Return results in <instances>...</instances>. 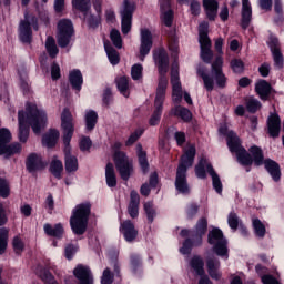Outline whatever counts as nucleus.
Returning <instances> with one entry per match:
<instances>
[{
    "instance_id": "nucleus-1",
    "label": "nucleus",
    "mask_w": 284,
    "mask_h": 284,
    "mask_svg": "<svg viewBox=\"0 0 284 284\" xmlns=\"http://www.w3.org/2000/svg\"><path fill=\"white\" fill-rule=\"evenodd\" d=\"M219 132L220 134L226 136L229 150L236 154L239 163L242 165H252V162H254L255 165H263L264 163L265 169L271 174L273 180L278 181L281 179V166H278V163L272 160L263 161V151L261 148L251 146L250 155V153H247V151L241 146V140H239L236 133H234V131H230L226 123L219 128Z\"/></svg>"
},
{
    "instance_id": "nucleus-2",
    "label": "nucleus",
    "mask_w": 284,
    "mask_h": 284,
    "mask_svg": "<svg viewBox=\"0 0 284 284\" xmlns=\"http://www.w3.org/2000/svg\"><path fill=\"white\" fill-rule=\"evenodd\" d=\"M18 121V139L21 143H26L30 136V125L34 134H41L43 128L48 125V114L37 104L28 102L26 105V112L19 111Z\"/></svg>"
},
{
    "instance_id": "nucleus-3",
    "label": "nucleus",
    "mask_w": 284,
    "mask_h": 284,
    "mask_svg": "<svg viewBox=\"0 0 284 284\" xmlns=\"http://www.w3.org/2000/svg\"><path fill=\"white\" fill-rule=\"evenodd\" d=\"M154 61L159 68V82L154 99V112L149 120L150 125H159L161 114L163 112V103L165 102V94L168 92V68L170 60L165 50H159L154 53Z\"/></svg>"
},
{
    "instance_id": "nucleus-4",
    "label": "nucleus",
    "mask_w": 284,
    "mask_h": 284,
    "mask_svg": "<svg viewBox=\"0 0 284 284\" xmlns=\"http://www.w3.org/2000/svg\"><path fill=\"white\" fill-rule=\"evenodd\" d=\"M61 128L63 130V145H64V165L67 172H77L79 170V160L72 155L70 141L74 134V122L70 110L64 109L61 114Z\"/></svg>"
},
{
    "instance_id": "nucleus-5",
    "label": "nucleus",
    "mask_w": 284,
    "mask_h": 284,
    "mask_svg": "<svg viewBox=\"0 0 284 284\" xmlns=\"http://www.w3.org/2000/svg\"><path fill=\"white\" fill-rule=\"evenodd\" d=\"M194 156H196V146L194 144H187L184 149V153L181 156L180 165L178 166L175 178V190L180 194H190V184H187V168L194 165Z\"/></svg>"
},
{
    "instance_id": "nucleus-6",
    "label": "nucleus",
    "mask_w": 284,
    "mask_h": 284,
    "mask_svg": "<svg viewBox=\"0 0 284 284\" xmlns=\"http://www.w3.org/2000/svg\"><path fill=\"white\" fill-rule=\"evenodd\" d=\"M90 203L78 204L70 217V225L73 234L81 236L88 230V221L90 219Z\"/></svg>"
},
{
    "instance_id": "nucleus-7",
    "label": "nucleus",
    "mask_w": 284,
    "mask_h": 284,
    "mask_svg": "<svg viewBox=\"0 0 284 284\" xmlns=\"http://www.w3.org/2000/svg\"><path fill=\"white\" fill-rule=\"evenodd\" d=\"M206 171L212 178V183L215 192H217V194H222L223 183L221 182V178L219 176V174H216V171H214V168H212V164L210 163V161L206 158H202L199 164L195 166V174L197 179H205Z\"/></svg>"
},
{
    "instance_id": "nucleus-8",
    "label": "nucleus",
    "mask_w": 284,
    "mask_h": 284,
    "mask_svg": "<svg viewBox=\"0 0 284 284\" xmlns=\"http://www.w3.org/2000/svg\"><path fill=\"white\" fill-rule=\"evenodd\" d=\"M210 24L207 22H202L199 26V42L201 48V59L204 63H211L214 52H212V40L207 36Z\"/></svg>"
},
{
    "instance_id": "nucleus-9",
    "label": "nucleus",
    "mask_w": 284,
    "mask_h": 284,
    "mask_svg": "<svg viewBox=\"0 0 284 284\" xmlns=\"http://www.w3.org/2000/svg\"><path fill=\"white\" fill-rule=\"evenodd\" d=\"M12 140V134L8 129L0 130V156H12V154H19L21 152V144H9Z\"/></svg>"
},
{
    "instance_id": "nucleus-10",
    "label": "nucleus",
    "mask_w": 284,
    "mask_h": 284,
    "mask_svg": "<svg viewBox=\"0 0 284 284\" xmlns=\"http://www.w3.org/2000/svg\"><path fill=\"white\" fill-rule=\"evenodd\" d=\"M209 243L213 246V252L217 256H227V240L223 237V231L213 229L209 233Z\"/></svg>"
},
{
    "instance_id": "nucleus-11",
    "label": "nucleus",
    "mask_w": 284,
    "mask_h": 284,
    "mask_svg": "<svg viewBox=\"0 0 284 284\" xmlns=\"http://www.w3.org/2000/svg\"><path fill=\"white\" fill-rule=\"evenodd\" d=\"M73 34L74 27L72 26V21L68 19L60 20L58 23V44L60 48H68Z\"/></svg>"
},
{
    "instance_id": "nucleus-12",
    "label": "nucleus",
    "mask_w": 284,
    "mask_h": 284,
    "mask_svg": "<svg viewBox=\"0 0 284 284\" xmlns=\"http://www.w3.org/2000/svg\"><path fill=\"white\" fill-rule=\"evenodd\" d=\"M171 85H172V101L173 103H181L183 101V87L179 78V62L174 61L171 68Z\"/></svg>"
},
{
    "instance_id": "nucleus-13",
    "label": "nucleus",
    "mask_w": 284,
    "mask_h": 284,
    "mask_svg": "<svg viewBox=\"0 0 284 284\" xmlns=\"http://www.w3.org/2000/svg\"><path fill=\"white\" fill-rule=\"evenodd\" d=\"M114 163L116 166V170L120 172L121 179L123 181H128L130 179V175L132 174V162L128 159V155L123 152H116L114 154Z\"/></svg>"
},
{
    "instance_id": "nucleus-14",
    "label": "nucleus",
    "mask_w": 284,
    "mask_h": 284,
    "mask_svg": "<svg viewBox=\"0 0 284 284\" xmlns=\"http://www.w3.org/2000/svg\"><path fill=\"white\" fill-rule=\"evenodd\" d=\"M132 12H134V3L124 0L121 9V19H122V32L128 34L132 30Z\"/></svg>"
},
{
    "instance_id": "nucleus-15",
    "label": "nucleus",
    "mask_w": 284,
    "mask_h": 284,
    "mask_svg": "<svg viewBox=\"0 0 284 284\" xmlns=\"http://www.w3.org/2000/svg\"><path fill=\"white\" fill-rule=\"evenodd\" d=\"M268 47L272 53L274 65L277 70H283L284 65V57L281 51V42H278V38L271 37L268 41Z\"/></svg>"
},
{
    "instance_id": "nucleus-16",
    "label": "nucleus",
    "mask_w": 284,
    "mask_h": 284,
    "mask_svg": "<svg viewBox=\"0 0 284 284\" xmlns=\"http://www.w3.org/2000/svg\"><path fill=\"white\" fill-rule=\"evenodd\" d=\"M212 74L215 79L217 88H225L227 83V78L223 73V57L219 55L212 63Z\"/></svg>"
},
{
    "instance_id": "nucleus-17",
    "label": "nucleus",
    "mask_w": 284,
    "mask_h": 284,
    "mask_svg": "<svg viewBox=\"0 0 284 284\" xmlns=\"http://www.w3.org/2000/svg\"><path fill=\"white\" fill-rule=\"evenodd\" d=\"M150 50H152V32L148 29H142L140 45L141 61L145 59L146 54H150Z\"/></svg>"
},
{
    "instance_id": "nucleus-18",
    "label": "nucleus",
    "mask_w": 284,
    "mask_h": 284,
    "mask_svg": "<svg viewBox=\"0 0 284 284\" xmlns=\"http://www.w3.org/2000/svg\"><path fill=\"white\" fill-rule=\"evenodd\" d=\"M120 232L123 234L124 240L128 243H132V241H135L136 236H139V231L136 227H134V224L130 220H126L120 224Z\"/></svg>"
},
{
    "instance_id": "nucleus-19",
    "label": "nucleus",
    "mask_w": 284,
    "mask_h": 284,
    "mask_svg": "<svg viewBox=\"0 0 284 284\" xmlns=\"http://www.w3.org/2000/svg\"><path fill=\"white\" fill-rule=\"evenodd\" d=\"M160 11L162 23L170 28L172 26V20L174 19V13L170 8V0H160Z\"/></svg>"
},
{
    "instance_id": "nucleus-20",
    "label": "nucleus",
    "mask_w": 284,
    "mask_h": 284,
    "mask_svg": "<svg viewBox=\"0 0 284 284\" xmlns=\"http://www.w3.org/2000/svg\"><path fill=\"white\" fill-rule=\"evenodd\" d=\"M206 266L211 278L219 281L221 278V262H219V258L209 255L206 257Z\"/></svg>"
},
{
    "instance_id": "nucleus-21",
    "label": "nucleus",
    "mask_w": 284,
    "mask_h": 284,
    "mask_svg": "<svg viewBox=\"0 0 284 284\" xmlns=\"http://www.w3.org/2000/svg\"><path fill=\"white\" fill-rule=\"evenodd\" d=\"M207 232V220L201 219L196 226L195 231L192 234V239H194V245H201L203 243V235Z\"/></svg>"
},
{
    "instance_id": "nucleus-22",
    "label": "nucleus",
    "mask_w": 284,
    "mask_h": 284,
    "mask_svg": "<svg viewBox=\"0 0 284 284\" xmlns=\"http://www.w3.org/2000/svg\"><path fill=\"white\" fill-rule=\"evenodd\" d=\"M255 92L262 101H267L272 92V85L265 80H258L255 84Z\"/></svg>"
},
{
    "instance_id": "nucleus-23",
    "label": "nucleus",
    "mask_w": 284,
    "mask_h": 284,
    "mask_svg": "<svg viewBox=\"0 0 284 284\" xmlns=\"http://www.w3.org/2000/svg\"><path fill=\"white\" fill-rule=\"evenodd\" d=\"M204 10L206 12L207 19L214 21L216 14H219V1L216 0H203Z\"/></svg>"
},
{
    "instance_id": "nucleus-24",
    "label": "nucleus",
    "mask_w": 284,
    "mask_h": 284,
    "mask_svg": "<svg viewBox=\"0 0 284 284\" xmlns=\"http://www.w3.org/2000/svg\"><path fill=\"white\" fill-rule=\"evenodd\" d=\"M43 168V162L41 161V155L37 153H31L27 158V170L29 172H37V170H41Z\"/></svg>"
},
{
    "instance_id": "nucleus-25",
    "label": "nucleus",
    "mask_w": 284,
    "mask_h": 284,
    "mask_svg": "<svg viewBox=\"0 0 284 284\" xmlns=\"http://www.w3.org/2000/svg\"><path fill=\"white\" fill-rule=\"evenodd\" d=\"M43 231L47 234V236H54V239H61L63 236V224L58 223L52 226V224H44L43 225Z\"/></svg>"
},
{
    "instance_id": "nucleus-26",
    "label": "nucleus",
    "mask_w": 284,
    "mask_h": 284,
    "mask_svg": "<svg viewBox=\"0 0 284 284\" xmlns=\"http://www.w3.org/2000/svg\"><path fill=\"white\" fill-rule=\"evenodd\" d=\"M252 21V4L250 0H242V28H248Z\"/></svg>"
},
{
    "instance_id": "nucleus-27",
    "label": "nucleus",
    "mask_w": 284,
    "mask_h": 284,
    "mask_svg": "<svg viewBox=\"0 0 284 284\" xmlns=\"http://www.w3.org/2000/svg\"><path fill=\"white\" fill-rule=\"evenodd\" d=\"M268 134L273 138L278 136L280 132H281V118H278L277 114H272L268 118Z\"/></svg>"
},
{
    "instance_id": "nucleus-28",
    "label": "nucleus",
    "mask_w": 284,
    "mask_h": 284,
    "mask_svg": "<svg viewBox=\"0 0 284 284\" xmlns=\"http://www.w3.org/2000/svg\"><path fill=\"white\" fill-rule=\"evenodd\" d=\"M19 32L20 40L23 43H30V41L32 40V29L30 28V22L28 21V18H26V20L20 23Z\"/></svg>"
},
{
    "instance_id": "nucleus-29",
    "label": "nucleus",
    "mask_w": 284,
    "mask_h": 284,
    "mask_svg": "<svg viewBox=\"0 0 284 284\" xmlns=\"http://www.w3.org/2000/svg\"><path fill=\"white\" fill-rule=\"evenodd\" d=\"M141 199L136 191H131V201L129 204V214L131 219H136L139 216V203Z\"/></svg>"
},
{
    "instance_id": "nucleus-30",
    "label": "nucleus",
    "mask_w": 284,
    "mask_h": 284,
    "mask_svg": "<svg viewBox=\"0 0 284 284\" xmlns=\"http://www.w3.org/2000/svg\"><path fill=\"white\" fill-rule=\"evenodd\" d=\"M59 131L51 129L47 134L43 135L42 143L45 145V148H54L59 141Z\"/></svg>"
},
{
    "instance_id": "nucleus-31",
    "label": "nucleus",
    "mask_w": 284,
    "mask_h": 284,
    "mask_svg": "<svg viewBox=\"0 0 284 284\" xmlns=\"http://www.w3.org/2000/svg\"><path fill=\"white\" fill-rule=\"evenodd\" d=\"M136 154L140 163V168L144 174H146L148 170H150V163H148V153L143 151V146L141 144L136 145Z\"/></svg>"
},
{
    "instance_id": "nucleus-32",
    "label": "nucleus",
    "mask_w": 284,
    "mask_h": 284,
    "mask_svg": "<svg viewBox=\"0 0 284 284\" xmlns=\"http://www.w3.org/2000/svg\"><path fill=\"white\" fill-rule=\"evenodd\" d=\"M69 81L73 88V90H81V85H83V74H81L80 70H73L69 74Z\"/></svg>"
},
{
    "instance_id": "nucleus-33",
    "label": "nucleus",
    "mask_w": 284,
    "mask_h": 284,
    "mask_svg": "<svg viewBox=\"0 0 284 284\" xmlns=\"http://www.w3.org/2000/svg\"><path fill=\"white\" fill-rule=\"evenodd\" d=\"M84 121L87 130L92 131V129L97 126L99 114L94 110H87L84 114Z\"/></svg>"
},
{
    "instance_id": "nucleus-34",
    "label": "nucleus",
    "mask_w": 284,
    "mask_h": 284,
    "mask_svg": "<svg viewBox=\"0 0 284 284\" xmlns=\"http://www.w3.org/2000/svg\"><path fill=\"white\" fill-rule=\"evenodd\" d=\"M105 179L109 187H116V174L114 173V165L112 163L106 164Z\"/></svg>"
},
{
    "instance_id": "nucleus-35",
    "label": "nucleus",
    "mask_w": 284,
    "mask_h": 284,
    "mask_svg": "<svg viewBox=\"0 0 284 284\" xmlns=\"http://www.w3.org/2000/svg\"><path fill=\"white\" fill-rule=\"evenodd\" d=\"M197 74L203 79L204 88L207 92H212L214 90V78L205 72V69H197Z\"/></svg>"
},
{
    "instance_id": "nucleus-36",
    "label": "nucleus",
    "mask_w": 284,
    "mask_h": 284,
    "mask_svg": "<svg viewBox=\"0 0 284 284\" xmlns=\"http://www.w3.org/2000/svg\"><path fill=\"white\" fill-rule=\"evenodd\" d=\"M171 112L174 116L182 119V121H192V112L181 105H176Z\"/></svg>"
},
{
    "instance_id": "nucleus-37",
    "label": "nucleus",
    "mask_w": 284,
    "mask_h": 284,
    "mask_svg": "<svg viewBox=\"0 0 284 284\" xmlns=\"http://www.w3.org/2000/svg\"><path fill=\"white\" fill-rule=\"evenodd\" d=\"M190 266L195 272V274H197V276H203V274H205V268H203V258L200 256H194L190 262Z\"/></svg>"
},
{
    "instance_id": "nucleus-38",
    "label": "nucleus",
    "mask_w": 284,
    "mask_h": 284,
    "mask_svg": "<svg viewBox=\"0 0 284 284\" xmlns=\"http://www.w3.org/2000/svg\"><path fill=\"white\" fill-rule=\"evenodd\" d=\"M104 50L108 54V59L112 65H118V63L121 61V58L119 57V52L114 50L110 44L104 42Z\"/></svg>"
},
{
    "instance_id": "nucleus-39",
    "label": "nucleus",
    "mask_w": 284,
    "mask_h": 284,
    "mask_svg": "<svg viewBox=\"0 0 284 284\" xmlns=\"http://www.w3.org/2000/svg\"><path fill=\"white\" fill-rule=\"evenodd\" d=\"M45 50L51 57V59L57 58V54H59V48L57 47V41L52 37H48L45 41Z\"/></svg>"
},
{
    "instance_id": "nucleus-40",
    "label": "nucleus",
    "mask_w": 284,
    "mask_h": 284,
    "mask_svg": "<svg viewBox=\"0 0 284 284\" xmlns=\"http://www.w3.org/2000/svg\"><path fill=\"white\" fill-rule=\"evenodd\" d=\"M252 226L255 235H257L260 239H263L265 236V232H266L265 224L261 220L256 217L253 219Z\"/></svg>"
},
{
    "instance_id": "nucleus-41",
    "label": "nucleus",
    "mask_w": 284,
    "mask_h": 284,
    "mask_svg": "<svg viewBox=\"0 0 284 284\" xmlns=\"http://www.w3.org/2000/svg\"><path fill=\"white\" fill-rule=\"evenodd\" d=\"M116 85L121 94H123V97H130V92H128L129 81L126 77L118 78Z\"/></svg>"
},
{
    "instance_id": "nucleus-42",
    "label": "nucleus",
    "mask_w": 284,
    "mask_h": 284,
    "mask_svg": "<svg viewBox=\"0 0 284 284\" xmlns=\"http://www.w3.org/2000/svg\"><path fill=\"white\" fill-rule=\"evenodd\" d=\"M72 6L85 14L90 10V0H72Z\"/></svg>"
},
{
    "instance_id": "nucleus-43",
    "label": "nucleus",
    "mask_w": 284,
    "mask_h": 284,
    "mask_svg": "<svg viewBox=\"0 0 284 284\" xmlns=\"http://www.w3.org/2000/svg\"><path fill=\"white\" fill-rule=\"evenodd\" d=\"M50 170L57 179H61V172H63V162H61L60 160H53L51 162Z\"/></svg>"
},
{
    "instance_id": "nucleus-44",
    "label": "nucleus",
    "mask_w": 284,
    "mask_h": 284,
    "mask_svg": "<svg viewBox=\"0 0 284 284\" xmlns=\"http://www.w3.org/2000/svg\"><path fill=\"white\" fill-rule=\"evenodd\" d=\"M8 229H0V254H3V252H6V247H8Z\"/></svg>"
},
{
    "instance_id": "nucleus-45",
    "label": "nucleus",
    "mask_w": 284,
    "mask_h": 284,
    "mask_svg": "<svg viewBox=\"0 0 284 284\" xmlns=\"http://www.w3.org/2000/svg\"><path fill=\"white\" fill-rule=\"evenodd\" d=\"M110 37L115 48L118 49L123 48V40L121 39V32H119V30L116 29L111 30Z\"/></svg>"
},
{
    "instance_id": "nucleus-46",
    "label": "nucleus",
    "mask_w": 284,
    "mask_h": 284,
    "mask_svg": "<svg viewBox=\"0 0 284 284\" xmlns=\"http://www.w3.org/2000/svg\"><path fill=\"white\" fill-rule=\"evenodd\" d=\"M246 109L250 112H256L257 110H261V102L252 97H248L245 99Z\"/></svg>"
},
{
    "instance_id": "nucleus-47",
    "label": "nucleus",
    "mask_w": 284,
    "mask_h": 284,
    "mask_svg": "<svg viewBox=\"0 0 284 284\" xmlns=\"http://www.w3.org/2000/svg\"><path fill=\"white\" fill-rule=\"evenodd\" d=\"M84 20L87 21L89 28H98L99 23H101V18L100 17H94L90 14V12L87 11L84 13Z\"/></svg>"
},
{
    "instance_id": "nucleus-48",
    "label": "nucleus",
    "mask_w": 284,
    "mask_h": 284,
    "mask_svg": "<svg viewBox=\"0 0 284 284\" xmlns=\"http://www.w3.org/2000/svg\"><path fill=\"white\" fill-rule=\"evenodd\" d=\"M0 196L1 199H8L10 196V183L3 179H0Z\"/></svg>"
},
{
    "instance_id": "nucleus-49",
    "label": "nucleus",
    "mask_w": 284,
    "mask_h": 284,
    "mask_svg": "<svg viewBox=\"0 0 284 284\" xmlns=\"http://www.w3.org/2000/svg\"><path fill=\"white\" fill-rule=\"evenodd\" d=\"M39 276L47 284H59V282L54 280L52 273H50L48 270H43L41 273H39Z\"/></svg>"
},
{
    "instance_id": "nucleus-50",
    "label": "nucleus",
    "mask_w": 284,
    "mask_h": 284,
    "mask_svg": "<svg viewBox=\"0 0 284 284\" xmlns=\"http://www.w3.org/2000/svg\"><path fill=\"white\" fill-rule=\"evenodd\" d=\"M131 77L133 81H139L143 77V65L141 64H134L131 68Z\"/></svg>"
},
{
    "instance_id": "nucleus-51",
    "label": "nucleus",
    "mask_w": 284,
    "mask_h": 284,
    "mask_svg": "<svg viewBox=\"0 0 284 284\" xmlns=\"http://www.w3.org/2000/svg\"><path fill=\"white\" fill-rule=\"evenodd\" d=\"M143 135V129H136L126 140L125 145H134L139 139Z\"/></svg>"
},
{
    "instance_id": "nucleus-52",
    "label": "nucleus",
    "mask_w": 284,
    "mask_h": 284,
    "mask_svg": "<svg viewBox=\"0 0 284 284\" xmlns=\"http://www.w3.org/2000/svg\"><path fill=\"white\" fill-rule=\"evenodd\" d=\"M231 68L236 74H241L245 70V64L241 59H234L231 61Z\"/></svg>"
},
{
    "instance_id": "nucleus-53",
    "label": "nucleus",
    "mask_w": 284,
    "mask_h": 284,
    "mask_svg": "<svg viewBox=\"0 0 284 284\" xmlns=\"http://www.w3.org/2000/svg\"><path fill=\"white\" fill-rule=\"evenodd\" d=\"M144 210L146 212L148 220L150 223L154 221V217L156 216V211H154V204L152 202L144 203Z\"/></svg>"
},
{
    "instance_id": "nucleus-54",
    "label": "nucleus",
    "mask_w": 284,
    "mask_h": 284,
    "mask_svg": "<svg viewBox=\"0 0 284 284\" xmlns=\"http://www.w3.org/2000/svg\"><path fill=\"white\" fill-rule=\"evenodd\" d=\"M12 245L16 254H21V252H23L26 247V244H23V240H21V237L19 236L13 237Z\"/></svg>"
},
{
    "instance_id": "nucleus-55",
    "label": "nucleus",
    "mask_w": 284,
    "mask_h": 284,
    "mask_svg": "<svg viewBox=\"0 0 284 284\" xmlns=\"http://www.w3.org/2000/svg\"><path fill=\"white\" fill-rule=\"evenodd\" d=\"M112 283H114V276L112 275V272H110V268H105L101 277V284H112Z\"/></svg>"
},
{
    "instance_id": "nucleus-56",
    "label": "nucleus",
    "mask_w": 284,
    "mask_h": 284,
    "mask_svg": "<svg viewBox=\"0 0 284 284\" xmlns=\"http://www.w3.org/2000/svg\"><path fill=\"white\" fill-rule=\"evenodd\" d=\"M227 223L231 230H236L239 227V216L236 215V213L229 214Z\"/></svg>"
},
{
    "instance_id": "nucleus-57",
    "label": "nucleus",
    "mask_w": 284,
    "mask_h": 284,
    "mask_svg": "<svg viewBox=\"0 0 284 284\" xmlns=\"http://www.w3.org/2000/svg\"><path fill=\"white\" fill-rule=\"evenodd\" d=\"M90 148H92V140H90V138H88V136L81 138L80 150L82 152H88V150H90Z\"/></svg>"
},
{
    "instance_id": "nucleus-58",
    "label": "nucleus",
    "mask_w": 284,
    "mask_h": 284,
    "mask_svg": "<svg viewBox=\"0 0 284 284\" xmlns=\"http://www.w3.org/2000/svg\"><path fill=\"white\" fill-rule=\"evenodd\" d=\"M192 245L196 246L194 244V239H193V242L190 240H186L183 243V246L180 248L181 254H190V252H192Z\"/></svg>"
},
{
    "instance_id": "nucleus-59",
    "label": "nucleus",
    "mask_w": 284,
    "mask_h": 284,
    "mask_svg": "<svg viewBox=\"0 0 284 284\" xmlns=\"http://www.w3.org/2000/svg\"><path fill=\"white\" fill-rule=\"evenodd\" d=\"M51 78L53 81H57V79H61V67H59L57 63H53L51 65Z\"/></svg>"
},
{
    "instance_id": "nucleus-60",
    "label": "nucleus",
    "mask_w": 284,
    "mask_h": 284,
    "mask_svg": "<svg viewBox=\"0 0 284 284\" xmlns=\"http://www.w3.org/2000/svg\"><path fill=\"white\" fill-rule=\"evenodd\" d=\"M191 13L196 17L201 14V3L196 0H193L190 4Z\"/></svg>"
},
{
    "instance_id": "nucleus-61",
    "label": "nucleus",
    "mask_w": 284,
    "mask_h": 284,
    "mask_svg": "<svg viewBox=\"0 0 284 284\" xmlns=\"http://www.w3.org/2000/svg\"><path fill=\"white\" fill-rule=\"evenodd\" d=\"M169 50H170V52H172V54L174 57H176V54H179V41L178 40H171L169 42Z\"/></svg>"
},
{
    "instance_id": "nucleus-62",
    "label": "nucleus",
    "mask_w": 284,
    "mask_h": 284,
    "mask_svg": "<svg viewBox=\"0 0 284 284\" xmlns=\"http://www.w3.org/2000/svg\"><path fill=\"white\" fill-rule=\"evenodd\" d=\"M174 139L178 143V145H183V143H185V133L184 132H181V131H176L174 133Z\"/></svg>"
},
{
    "instance_id": "nucleus-63",
    "label": "nucleus",
    "mask_w": 284,
    "mask_h": 284,
    "mask_svg": "<svg viewBox=\"0 0 284 284\" xmlns=\"http://www.w3.org/2000/svg\"><path fill=\"white\" fill-rule=\"evenodd\" d=\"M20 212L26 217L31 216L32 215V206H30V204L21 205Z\"/></svg>"
},
{
    "instance_id": "nucleus-64",
    "label": "nucleus",
    "mask_w": 284,
    "mask_h": 284,
    "mask_svg": "<svg viewBox=\"0 0 284 284\" xmlns=\"http://www.w3.org/2000/svg\"><path fill=\"white\" fill-rule=\"evenodd\" d=\"M262 283L263 284H281L272 275H263Z\"/></svg>"
}]
</instances>
